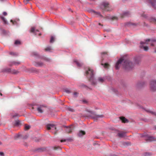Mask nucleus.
Listing matches in <instances>:
<instances>
[{"mask_svg":"<svg viewBox=\"0 0 156 156\" xmlns=\"http://www.w3.org/2000/svg\"><path fill=\"white\" fill-rule=\"evenodd\" d=\"M124 58L122 57L120 58L116 63L115 68L116 69H118L122 64L126 70H130L133 67L134 64L133 63L128 59L125 60Z\"/></svg>","mask_w":156,"mask_h":156,"instance_id":"nucleus-1","label":"nucleus"},{"mask_svg":"<svg viewBox=\"0 0 156 156\" xmlns=\"http://www.w3.org/2000/svg\"><path fill=\"white\" fill-rule=\"evenodd\" d=\"M140 44L141 45L140 47L141 48H143L144 50L147 51L148 49V47L146 46H144L143 44H150L151 46H154L156 45V40L148 39L146 40L145 41H141ZM155 52H156V49L155 50Z\"/></svg>","mask_w":156,"mask_h":156,"instance_id":"nucleus-2","label":"nucleus"},{"mask_svg":"<svg viewBox=\"0 0 156 156\" xmlns=\"http://www.w3.org/2000/svg\"><path fill=\"white\" fill-rule=\"evenodd\" d=\"M85 75L92 84H95L96 82L94 79V73L93 70L89 68L86 69Z\"/></svg>","mask_w":156,"mask_h":156,"instance_id":"nucleus-3","label":"nucleus"},{"mask_svg":"<svg viewBox=\"0 0 156 156\" xmlns=\"http://www.w3.org/2000/svg\"><path fill=\"white\" fill-rule=\"evenodd\" d=\"M101 8L104 11H109L112 9L108 2H102L101 5Z\"/></svg>","mask_w":156,"mask_h":156,"instance_id":"nucleus-4","label":"nucleus"},{"mask_svg":"<svg viewBox=\"0 0 156 156\" xmlns=\"http://www.w3.org/2000/svg\"><path fill=\"white\" fill-rule=\"evenodd\" d=\"M45 108V106L43 105H38L36 106L35 105H33L32 108L34 109L36 108L38 112L42 113Z\"/></svg>","mask_w":156,"mask_h":156,"instance_id":"nucleus-5","label":"nucleus"},{"mask_svg":"<svg viewBox=\"0 0 156 156\" xmlns=\"http://www.w3.org/2000/svg\"><path fill=\"white\" fill-rule=\"evenodd\" d=\"M151 90L153 91L156 90V80H153L151 81L150 84Z\"/></svg>","mask_w":156,"mask_h":156,"instance_id":"nucleus-6","label":"nucleus"},{"mask_svg":"<svg viewBox=\"0 0 156 156\" xmlns=\"http://www.w3.org/2000/svg\"><path fill=\"white\" fill-rule=\"evenodd\" d=\"M5 71L12 74H17L19 73V71L15 69H12L10 68H7L6 69Z\"/></svg>","mask_w":156,"mask_h":156,"instance_id":"nucleus-7","label":"nucleus"},{"mask_svg":"<svg viewBox=\"0 0 156 156\" xmlns=\"http://www.w3.org/2000/svg\"><path fill=\"white\" fill-rule=\"evenodd\" d=\"M30 32L35 33L36 35H38L39 36L41 35V34L37 30H35V28L34 27H32L31 28Z\"/></svg>","mask_w":156,"mask_h":156,"instance_id":"nucleus-8","label":"nucleus"},{"mask_svg":"<svg viewBox=\"0 0 156 156\" xmlns=\"http://www.w3.org/2000/svg\"><path fill=\"white\" fill-rule=\"evenodd\" d=\"M147 2L152 5L154 9H156V1L155 0H148Z\"/></svg>","mask_w":156,"mask_h":156,"instance_id":"nucleus-9","label":"nucleus"},{"mask_svg":"<svg viewBox=\"0 0 156 156\" xmlns=\"http://www.w3.org/2000/svg\"><path fill=\"white\" fill-rule=\"evenodd\" d=\"M47 128L48 130H56L55 126L53 125L48 124L47 126Z\"/></svg>","mask_w":156,"mask_h":156,"instance_id":"nucleus-10","label":"nucleus"},{"mask_svg":"<svg viewBox=\"0 0 156 156\" xmlns=\"http://www.w3.org/2000/svg\"><path fill=\"white\" fill-rule=\"evenodd\" d=\"M145 140L147 141L151 142L156 140V139L153 136H148Z\"/></svg>","mask_w":156,"mask_h":156,"instance_id":"nucleus-11","label":"nucleus"},{"mask_svg":"<svg viewBox=\"0 0 156 156\" xmlns=\"http://www.w3.org/2000/svg\"><path fill=\"white\" fill-rule=\"evenodd\" d=\"M73 129V126L71 125L69 126L66 127V131L67 133H70L72 131Z\"/></svg>","mask_w":156,"mask_h":156,"instance_id":"nucleus-12","label":"nucleus"},{"mask_svg":"<svg viewBox=\"0 0 156 156\" xmlns=\"http://www.w3.org/2000/svg\"><path fill=\"white\" fill-rule=\"evenodd\" d=\"M126 132L123 131H121L118 133V136L120 137H122L126 136Z\"/></svg>","mask_w":156,"mask_h":156,"instance_id":"nucleus-13","label":"nucleus"},{"mask_svg":"<svg viewBox=\"0 0 156 156\" xmlns=\"http://www.w3.org/2000/svg\"><path fill=\"white\" fill-rule=\"evenodd\" d=\"M20 62H19L16 61H12V62H11L9 63V65L10 66H12L13 65L17 66L20 65Z\"/></svg>","mask_w":156,"mask_h":156,"instance_id":"nucleus-14","label":"nucleus"},{"mask_svg":"<svg viewBox=\"0 0 156 156\" xmlns=\"http://www.w3.org/2000/svg\"><path fill=\"white\" fill-rule=\"evenodd\" d=\"M74 62L76 63L77 66L78 67H81L83 65V63H80L76 60H74Z\"/></svg>","mask_w":156,"mask_h":156,"instance_id":"nucleus-15","label":"nucleus"},{"mask_svg":"<svg viewBox=\"0 0 156 156\" xmlns=\"http://www.w3.org/2000/svg\"><path fill=\"white\" fill-rule=\"evenodd\" d=\"M129 15L130 13L128 12H125L122 14L121 15V16L122 18L126 16H129Z\"/></svg>","mask_w":156,"mask_h":156,"instance_id":"nucleus-16","label":"nucleus"},{"mask_svg":"<svg viewBox=\"0 0 156 156\" xmlns=\"http://www.w3.org/2000/svg\"><path fill=\"white\" fill-rule=\"evenodd\" d=\"M43 65V63L41 62H35V66H41Z\"/></svg>","mask_w":156,"mask_h":156,"instance_id":"nucleus-17","label":"nucleus"},{"mask_svg":"<svg viewBox=\"0 0 156 156\" xmlns=\"http://www.w3.org/2000/svg\"><path fill=\"white\" fill-rule=\"evenodd\" d=\"M85 134V132L83 131H80L78 134V136L79 137L82 136L83 135Z\"/></svg>","mask_w":156,"mask_h":156,"instance_id":"nucleus-18","label":"nucleus"},{"mask_svg":"<svg viewBox=\"0 0 156 156\" xmlns=\"http://www.w3.org/2000/svg\"><path fill=\"white\" fill-rule=\"evenodd\" d=\"M120 119L121 120L122 122L125 123L127 122L128 121L127 119H126L125 117H120Z\"/></svg>","mask_w":156,"mask_h":156,"instance_id":"nucleus-19","label":"nucleus"},{"mask_svg":"<svg viewBox=\"0 0 156 156\" xmlns=\"http://www.w3.org/2000/svg\"><path fill=\"white\" fill-rule=\"evenodd\" d=\"M0 18L2 19V20L3 21L4 23V24H6L7 23V22L4 17L2 16H0Z\"/></svg>","mask_w":156,"mask_h":156,"instance_id":"nucleus-20","label":"nucleus"},{"mask_svg":"<svg viewBox=\"0 0 156 156\" xmlns=\"http://www.w3.org/2000/svg\"><path fill=\"white\" fill-rule=\"evenodd\" d=\"M30 71H31L32 72H34V73H37L38 72H39V71L37 69H36L35 68H31L30 69Z\"/></svg>","mask_w":156,"mask_h":156,"instance_id":"nucleus-21","label":"nucleus"},{"mask_svg":"<svg viewBox=\"0 0 156 156\" xmlns=\"http://www.w3.org/2000/svg\"><path fill=\"white\" fill-rule=\"evenodd\" d=\"M94 14L96 15L97 17L102 16L100 12H98L94 11Z\"/></svg>","mask_w":156,"mask_h":156,"instance_id":"nucleus-22","label":"nucleus"},{"mask_svg":"<svg viewBox=\"0 0 156 156\" xmlns=\"http://www.w3.org/2000/svg\"><path fill=\"white\" fill-rule=\"evenodd\" d=\"M140 58L139 57H136L135 59V62L136 63L138 64L140 61Z\"/></svg>","mask_w":156,"mask_h":156,"instance_id":"nucleus-23","label":"nucleus"},{"mask_svg":"<svg viewBox=\"0 0 156 156\" xmlns=\"http://www.w3.org/2000/svg\"><path fill=\"white\" fill-rule=\"evenodd\" d=\"M30 128V126L27 124L25 125L24 127V129L25 130H27L29 129Z\"/></svg>","mask_w":156,"mask_h":156,"instance_id":"nucleus-24","label":"nucleus"},{"mask_svg":"<svg viewBox=\"0 0 156 156\" xmlns=\"http://www.w3.org/2000/svg\"><path fill=\"white\" fill-rule=\"evenodd\" d=\"M18 116H19V115L16 113H15L14 114H13L12 113L11 114V116L13 118H14L16 117H18Z\"/></svg>","mask_w":156,"mask_h":156,"instance_id":"nucleus-25","label":"nucleus"},{"mask_svg":"<svg viewBox=\"0 0 156 156\" xmlns=\"http://www.w3.org/2000/svg\"><path fill=\"white\" fill-rule=\"evenodd\" d=\"M103 116L102 115H95V116L94 117V120H97L98 118L99 117H102Z\"/></svg>","mask_w":156,"mask_h":156,"instance_id":"nucleus-26","label":"nucleus"},{"mask_svg":"<svg viewBox=\"0 0 156 156\" xmlns=\"http://www.w3.org/2000/svg\"><path fill=\"white\" fill-rule=\"evenodd\" d=\"M55 40V38L53 36H51V38L50 42L52 43L54 42Z\"/></svg>","mask_w":156,"mask_h":156,"instance_id":"nucleus-27","label":"nucleus"},{"mask_svg":"<svg viewBox=\"0 0 156 156\" xmlns=\"http://www.w3.org/2000/svg\"><path fill=\"white\" fill-rule=\"evenodd\" d=\"M98 80L101 83H103L104 82V79L102 78H99L98 79Z\"/></svg>","mask_w":156,"mask_h":156,"instance_id":"nucleus-28","label":"nucleus"},{"mask_svg":"<svg viewBox=\"0 0 156 156\" xmlns=\"http://www.w3.org/2000/svg\"><path fill=\"white\" fill-rule=\"evenodd\" d=\"M20 41L19 40H16L15 42V44L16 45L20 44Z\"/></svg>","mask_w":156,"mask_h":156,"instance_id":"nucleus-29","label":"nucleus"},{"mask_svg":"<svg viewBox=\"0 0 156 156\" xmlns=\"http://www.w3.org/2000/svg\"><path fill=\"white\" fill-rule=\"evenodd\" d=\"M101 65H104V67L105 68H107L108 67V66H109V64L107 63H105L104 65V64L102 63Z\"/></svg>","mask_w":156,"mask_h":156,"instance_id":"nucleus-30","label":"nucleus"},{"mask_svg":"<svg viewBox=\"0 0 156 156\" xmlns=\"http://www.w3.org/2000/svg\"><path fill=\"white\" fill-rule=\"evenodd\" d=\"M45 50L46 51H50L51 50V48L50 47H48L45 49Z\"/></svg>","mask_w":156,"mask_h":156,"instance_id":"nucleus-31","label":"nucleus"},{"mask_svg":"<svg viewBox=\"0 0 156 156\" xmlns=\"http://www.w3.org/2000/svg\"><path fill=\"white\" fill-rule=\"evenodd\" d=\"M150 21L153 22H156V19L154 18H151L150 19Z\"/></svg>","mask_w":156,"mask_h":156,"instance_id":"nucleus-32","label":"nucleus"},{"mask_svg":"<svg viewBox=\"0 0 156 156\" xmlns=\"http://www.w3.org/2000/svg\"><path fill=\"white\" fill-rule=\"evenodd\" d=\"M10 55H17V53L14 52H10Z\"/></svg>","mask_w":156,"mask_h":156,"instance_id":"nucleus-33","label":"nucleus"},{"mask_svg":"<svg viewBox=\"0 0 156 156\" xmlns=\"http://www.w3.org/2000/svg\"><path fill=\"white\" fill-rule=\"evenodd\" d=\"M31 0H24V3H25V4H27L28 2L30 1H31Z\"/></svg>","mask_w":156,"mask_h":156,"instance_id":"nucleus-34","label":"nucleus"},{"mask_svg":"<svg viewBox=\"0 0 156 156\" xmlns=\"http://www.w3.org/2000/svg\"><path fill=\"white\" fill-rule=\"evenodd\" d=\"M20 124V122L19 121H16L15 122V125L16 126Z\"/></svg>","mask_w":156,"mask_h":156,"instance_id":"nucleus-35","label":"nucleus"},{"mask_svg":"<svg viewBox=\"0 0 156 156\" xmlns=\"http://www.w3.org/2000/svg\"><path fill=\"white\" fill-rule=\"evenodd\" d=\"M68 109L69 111H71V112H73L74 111L73 109L72 108H68Z\"/></svg>","mask_w":156,"mask_h":156,"instance_id":"nucleus-36","label":"nucleus"},{"mask_svg":"<svg viewBox=\"0 0 156 156\" xmlns=\"http://www.w3.org/2000/svg\"><path fill=\"white\" fill-rule=\"evenodd\" d=\"M65 92H66L68 93H70V91L69 90L67 89H65Z\"/></svg>","mask_w":156,"mask_h":156,"instance_id":"nucleus-37","label":"nucleus"},{"mask_svg":"<svg viewBox=\"0 0 156 156\" xmlns=\"http://www.w3.org/2000/svg\"><path fill=\"white\" fill-rule=\"evenodd\" d=\"M151 154L150 153H146L144 154V155L145 156H149Z\"/></svg>","mask_w":156,"mask_h":156,"instance_id":"nucleus-38","label":"nucleus"},{"mask_svg":"<svg viewBox=\"0 0 156 156\" xmlns=\"http://www.w3.org/2000/svg\"><path fill=\"white\" fill-rule=\"evenodd\" d=\"M78 94V93L76 92H75L73 93V95L74 97H76Z\"/></svg>","mask_w":156,"mask_h":156,"instance_id":"nucleus-39","label":"nucleus"},{"mask_svg":"<svg viewBox=\"0 0 156 156\" xmlns=\"http://www.w3.org/2000/svg\"><path fill=\"white\" fill-rule=\"evenodd\" d=\"M111 19L112 20H117V18L115 16H114L112 17Z\"/></svg>","mask_w":156,"mask_h":156,"instance_id":"nucleus-40","label":"nucleus"},{"mask_svg":"<svg viewBox=\"0 0 156 156\" xmlns=\"http://www.w3.org/2000/svg\"><path fill=\"white\" fill-rule=\"evenodd\" d=\"M3 14L4 15V16H6L7 15V13L6 12H3Z\"/></svg>","mask_w":156,"mask_h":156,"instance_id":"nucleus-41","label":"nucleus"},{"mask_svg":"<svg viewBox=\"0 0 156 156\" xmlns=\"http://www.w3.org/2000/svg\"><path fill=\"white\" fill-rule=\"evenodd\" d=\"M13 24H15V21H13L12 20H11L10 21Z\"/></svg>","mask_w":156,"mask_h":156,"instance_id":"nucleus-42","label":"nucleus"},{"mask_svg":"<svg viewBox=\"0 0 156 156\" xmlns=\"http://www.w3.org/2000/svg\"><path fill=\"white\" fill-rule=\"evenodd\" d=\"M141 16H142L144 17H146V16L145 15H144V14L143 13L141 15Z\"/></svg>","mask_w":156,"mask_h":156,"instance_id":"nucleus-43","label":"nucleus"},{"mask_svg":"<svg viewBox=\"0 0 156 156\" xmlns=\"http://www.w3.org/2000/svg\"><path fill=\"white\" fill-rule=\"evenodd\" d=\"M0 155L3 156L4 155V153L3 152H0Z\"/></svg>","mask_w":156,"mask_h":156,"instance_id":"nucleus-44","label":"nucleus"},{"mask_svg":"<svg viewBox=\"0 0 156 156\" xmlns=\"http://www.w3.org/2000/svg\"><path fill=\"white\" fill-rule=\"evenodd\" d=\"M151 112L152 113V114L155 115H156V113L155 112Z\"/></svg>","mask_w":156,"mask_h":156,"instance_id":"nucleus-45","label":"nucleus"},{"mask_svg":"<svg viewBox=\"0 0 156 156\" xmlns=\"http://www.w3.org/2000/svg\"><path fill=\"white\" fill-rule=\"evenodd\" d=\"M65 141H66V140H61V142H65Z\"/></svg>","mask_w":156,"mask_h":156,"instance_id":"nucleus-46","label":"nucleus"},{"mask_svg":"<svg viewBox=\"0 0 156 156\" xmlns=\"http://www.w3.org/2000/svg\"><path fill=\"white\" fill-rule=\"evenodd\" d=\"M58 147H54V149H57V148H58Z\"/></svg>","mask_w":156,"mask_h":156,"instance_id":"nucleus-47","label":"nucleus"},{"mask_svg":"<svg viewBox=\"0 0 156 156\" xmlns=\"http://www.w3.org/2000/svg\"><path fill=\"white\" fill-rule=\"evenodd\" d=\"M83 102L84 103H87V101H86L85 100H83Z\"/></svg>","mask_w":156,"mask_h":156,"instance_id":"nucleus-48","label":"nucleus"},{"mask_svg":"<svg viewBox=\"0 0 156 156\" xmlns=\"http://www.w3.org/2000/svg\"><path fill=\"white\" fill-rule=\"evenodd\" d=\"M101 54H102V55L104 54H107V52H103V53H101Z\"/></svg>","mask_w":156,"mask_h":156,"instance_id":"nucleus-49","label":"nucleus"},{"mask_svg":"<svg viewBox=\"0 0 156 156\" xmlns=\"http://www.w3.org/2000/svg\"><path fill=\"white\" fill-rule=\"evenodd\" d=\"M19 136H20V135L18 134V135H17V136H16L15 137L16 138H18V137H19Z\"/></svg>","mask_w":156,"mask_h":156,"instance_id":"nucleus-50","label":"nucleus"},{"mask_svg":"<svg viewBox=\"0 0 156 156\" xmlns=\"http://www.w3.org/2000/svg\"><path fill=\"white\" fill-rule=\"evenodd\" d=\"M34 54L35 55H37V54L36 52H34Z\"/></svg>","mask_w":156,"mask_h":156,"instance_id":"nucleus-51","label":"nucleus"},{"mask_svg":"<svg viewBox=\"0 0 156 156\" xmlns=\"http://www.w3.org/2000/svg\"><path fill=\"white\" fill-rule=\"evenodd\" d=\"M99 25H100V26L101 25L102 26V25L100 23H99Z\"/></svg>","mask_w":156,"mask_h":156,"instance_id":"nucleus-52","label":"nucleus"},{"mask_svg":"<svg viewBox=\"0 0 156 156\" xmlns=\"http://www.w3.org/2000/svg\"><path fill=\"white\" fill-rule=\"evenodd\" d=\"M0 95L1 96H2V94L1 93H0Z\"/></svg>","mask_w":156,"mask_h":156,"instance_id":"nucleus-53","label":"nucleus"},{"mask_svg":"<svg viewBox=\"0 0 156 156\" xmlns=\"http://www.w3.org/2000/svg\"><path fill=\"white\" fill-rule=\"evenodd\" d=\"M112 156H117L115 155H112Z\"/></svg>","mask_w":156,"mask_h":156,"instance_id":"nucleus-54","label":"nucleus"},{"mask_svg":"<svg viewBox=\"0 0 156 156\" xmlns=\"http://www.w3.org/2000/svg\"><path fill=\"white\" fill-rule=\"evenodd\" d=\"M2 143L0 142V144H1Z\"/></svg>","mask_w":156,"mask_h":156,"instance_id":"nucleus-55","label":"nucleus"},{"mask_svg":"<svg viewBox=\"0 0 156 156\" xmlns=\"http://www.w3.org/2000/svg\"><path fill=\"white\" fill-rule=\"evenodd\" d=\"M47 61H49V59H47Z\"/></svg>","mask_w":156,"mask_h":156,"instance_id":"nucleus-56","label":"nucleus"},{"mask_svg":"<svg viewBox=\"0 0 156 156\" xmlns=\"http://www.w3.org/2000/svg\"><path fill=\"white\" fill-rule=\"evenodd\" d=\"M2 1H3V0H1Z\"/></svg>","mask_w":156,"mask_h":156,"instance_id":"nucleus-57","label":"nucleus"},{"mask_svg":"<svg viewBox=\"0 0 156 156\" xmlns=\"http://www.w3.org/2000/svg\"><path fill=\"white\" fill-rule=\"evenodd\" d=\"M155 129H156V127H155Z\"/></svg>","mask_w":156,"mask_h":156,"instance_id":"nucleus-58","label":"nucleus"}]
</instances>
